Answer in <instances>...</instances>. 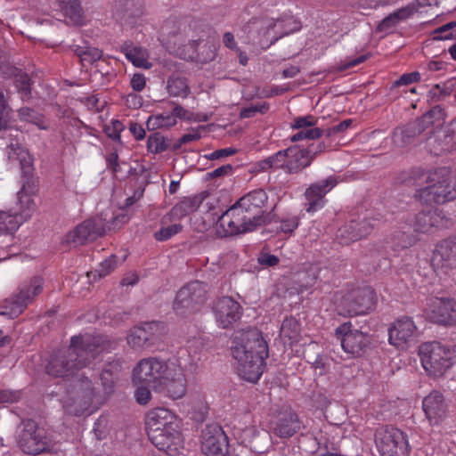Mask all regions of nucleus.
Returning a JSON list of instances; mask_svg holds the SVG:
<instances>
[{
  "label": "nucleus",
  "instance_id": "obj_1",
  "mask_svg": "<svg viewBox=\"0 0 456 456\" xmlns=\"http://www.w3.org/2000/svg\"><path fill=\"white\" fill-rule=\"evenodd\" d=\"M231 351L237 361L239 376L250 383H256L263 374L265 360L269 356L268 346L257 329L236 331Z\"/></svg>",
  "mask_w": 456,
  "mask_h": 456
},
{
  "label": "nucleus",
  "instance_id": "obj_2",
  "mask_svg": "<svg viewBox=\"0 0 456 456\" xmlns=\"http://www.w3.org/2000/svg\"><path fill=\"white\" fill-rule=\"evenodd\" d=\"M103 349L100 338L72 337L69 347L59 350L51 357L46 371L57 378L72 377L76 370L95 360Z\"/></svg>",
  "mask_w": 456,
  "mask_h": 456
},
{
  "label": "nucleus",
  "instance_id": "obj_3",
  "mask_svg": "<svg viewBox=\"0 0 456 456\" xmlns=\"http://www.w3.org/2000/svg\"><path fill=\"white\" fill-rule=\"evenodd\" d=\"M145 425L150 441L160 451L174 454L183 442L180 421L166 408H155L146 414Z\"/></svg>",
  "mask_w": 456,
  "mask_h": 456
},
{
  "label": "nucleus",
  "instance_id": "obj_4",
  "mask_svg": "<svg viewBox=\"0 0 456 456\" xmlns=\"http://www.w3.org/2000/svg\"><path fill=\"white\" fill-rule=\"evenodd\" d=\"M414 197L422 204H444L456 200V179L446 167L433 172L429 184L416 190Z\"/></svg>",
  "mask_w": 456,
  "mask_h": 456
},
{
  "label": "nucleus",
  "instance_id": "obj_5",
  "mask_svg": "<svg viewBox=\"0 0 456 456\" xmlns=\"http://www.w3.org/2000/svg\"><path fill=\"white\" fill-rule=\"evenodd\" d=\"M17 444L26 454L39 455L54 451V443L44 428L33 419L22 420L20 426Z\"/></svg>",
  "mask_w": 456,
  "mask_h": 456
},
{
  "label": "nucleus",
  "instance_id": "obj_6",
  "mask_svg": "<svg viewBox=\"0 0 456 456\" xmlns=\"http://www.w3.org/2000/svg\"><path fill=\"white\" fill-rule=\"evenodd\" d=\"M375 444L382 456H408L410 445L407 436L397 428L384 425L375 431Z\"/></svg>",
  "mask_w": 456,
  "mask_h": 456
},
{
  "label": "nucleus",
  "instance_id": "obj_7",
  "mask_svg": "<svg viewBox=\"0 0 456 456\" xmlns=\"http://www.w3.org/2000/svg\"><path fill=\"white\" fill-rule=\"evenodd\" d=\"M419 354L422 366L429 376L441 377L452 365V352L439 342L421 345Z\"/></svg>",
  "mask_w": 456,
  "mask_h": 456
},
{
  "label": "nucleus",
  "instance_id": "obj_8",
  "mask_svg": "<svg viewBox=\"0 0 456 456\" xmlns=\"http://www.w3.org/2000/svg\"><path fill=\"white\" fill-rule=\"evenodd\" d=\"M206 284L193 281L182 287L174 301V311L182 317H187L198 312L206 302Z\"/></svg>",
  "mask_w": 456,
  "mask_h": 456
},
{
  "label": "nucleus",
  "instance_id": "obj_9",
  "mask_svg": "<svg viewBox=\"0 0 456 456\" xmlns=\"http://www.w3.org/2000/svg\"><path fill=\"white\" fill-rule=\"evenodd\" d=\"M217 225L224 229V235H237L254 231L258 226L253 216L247 214L237 201L218 219Z\"/></svg>",
  "mask_w": 456,
  "mask_h": 456
},
{
  "label": "nucleus",
  "instance_id": "obj_10",
  "mask_svg": "<svg viewBox=\"0 0 456 456\" xmlns=\"http://www.w3.org/2000/svg\"><path fill=\"white\" fill-rule=\"evenodd\" d=\"M344 351L353 357H361L367 353L371 345V336L356 329L351 322H346L336 329Z\"/></svg>",
  "mask_w": 456,
  "mask_h": 456
},
{
  "label": "nucleus",
  "instance_id": "obj_11",
  "mask_svg": "<svg viewBox=\"0 0 456 456\" xmlns=\"http://www.w3.org/2000/svg\"><path fill=\"white\" fill-rule=\"evenodd\" d=\"M168 366L161 359L150 357L141 360L133 371L134 384H145L154 389L160 387V384L167 375Z\"/></svg>",
  "mask_w": 456,
  "mask_h": 456
},
{
  "label": "nucleus",
  "instance_id": "obj_12",
  "mask_svg": "<svg viewBox=\"0 0 456 456\" xmlns=\"http://www.w3.org/2000/svg\"><path fill=\"white\" fill-rule=\"evenodd\" d=\"M436 112V108L403 126L396 127L392 135L393 143L401 148L412 143L419 135L432 126Z\"/></svg>",
  "mask_w": 456,
  "mask_h": 456
},
{
  "label": "nucleus",
  "instance_id": "obj_13",
  "mask_svg": "<svg viewBox=\"0 0 456 456\" xmlns=\"http://www.w3.org/2000/svg\"><path fill=\"white\" fill-rule=\"evenodd\" d=\"M69 387V400L73 401L74 403L79 404L80 409H69L68 401L64 403V407L69 413L78 415L84 406L89 405L92 403L94 395V389L92 381L86 375V371L76 373L72 376Z\"/></svg>",
  "mask_w": 456,
  "mask_h": 456
},
{
  "label": "nucleus",
  "instance_id": "obj_14",
  "mask_svg": "<svg viewBox=\"0 0 456 456\" xmlns=\"http://www.w3.org/2000/svg\"><path fill=\"white\" fill-rule=\"evenodd\" d=\"M212 311L218 327L229 329L239 322L243 309L240 304L232 297H222L212 304Z\"/></svg>",
  "mask_w": 456,
  "mask_h": 456
},
{
  "label": "nucleus",
  "instance_id": "obj_15",
  "mask_svg": "<svg viewBox=\"0 0 456 456\" xmlns=\"http://www.w3.org/2000/svg\"><path fill=\"white\" fill-rule=\"evenodd\" d=\"M228 437L222 427L209 424L202 430L201 451L205 456H227Z\"/></svg>",
  "mask_w": 456,
  "mask_h": 456
},
{
  "label": "nucleus",
  "instance_id": "obj_16",
  "mask_svg": "<svg viewBox=\"0 0 456 456\" xmlns=\"http://www.w3.org/2000/svg\"><path fill=\"white\" fill-rule=\"evenodd\" d=\"M166 332L164 322H147L133 329L128 336V344L134 348H149L159 340Z\"/></svg>",
  "mask_w": 456,
  "mask_h": 456
},
{
  "label": "nucleus",
  "instance_id": "obj_17",
  "mask_svg": "<svg viewBox=\"0 0 456 456\" xmlns=\"http://www.w3.org/2000/svg\"><path fill=\"white\" fill-rule=\"evenodd\" d=\"M375 293L370 287L356 289L349 292L343 299L342 305L349 316L366 314L375 305Z\"/></svg>",
  "mask_w": 456,
  "mask_h": 456
},
{
  "label": "nucleus",
  "instance_id": "obj_18",
  "mask_svg": "<svg viewBox=\"0 0 456 456\" xmlns=\"http://www.w3.org/2000/svg\"><path fill=\"white\" fill-rule=\"evenodd\" d=\"M301 428L297 414L290 408H282L270 422V432L280 438H289Z\"/></svg>",
  "mask_w": 456,
  "mask_h": 456
},
{
  "label": "nucleus",
  "instance_id": "obj_19",
  "mask_svg": "<svg viewBox=\"0 0 456 456\" xmlns=\"http://www.w3.org/2000/svg\"><path fill=\"white\" fill-rule=\"evenodd\" d=\"M43 289V279L38 276L33 277L29 282L23 283L19 292L10 298V313L14 316L20 315L27 308L35 297L39 295Z\"/></svg>",
  "mask_w": 456,
  "mask_h": 456
},
{
  "label": "nucleus",
  "instance_id": "obj_20",
  "mask_svg": "<svg viewBox=\"0 0 456 456\" xmlns=\"http://www.w3.org/2000/svg\"><path fill=\"white\" fill-rule=\"evenodd\" d=\"M338 184L336 176L330 175L324 180L312 183L305 191L307 212H315L322 208L325 202V195Z\"/></svg>",
  "mask_w": 456,
  "mask_h": 456
},
{
  "label": "nucleus",
  "instance_id": "obj_21",
  "mask_svg": "<svg viewBox=\"0 0 456 456\" xmlns=\"http://www.w3.org/2000/svg\"><path fill=\"white\" fill-rule=\"evenodd\" d=\"M104 232V225L101 220L87 219L67 235V240L76 245H84L102 237Z\"/></svg>",
  "mask_w": 456,
  "mask_h": 456
},
{
  "label": "nucleus",
  "instance_id": "obj_22",
  "mask_svg": "<svg viewBox=\"0 0 456 456\" xmlns=\"http://www.w3.org/2000/svg\"><path fill=\"white\" fill-rule=\"evenodd\" d=\"M267 194L262 189L252 191L242 196L238 201L247 214L253 216L255 222L263 225L268 222V215H264L263 207L267 201Z\"/></svg>",
  "mask_w": 456,
  "mask_h": 456
},
{
  "label": "nucleus",
  "instance_id": "obj_23",
  "mask_svg": "<svg viewBox=\"0 0 456 456\" xmlns=\"http://www.w3.org/2000/svg\"><path fill=\"white\" fill-rule=\"evenodd\" d=\"M241 444L253 452L264 453L271 447V433L254 426L247 427L241 433Z\"/></svg>",
  "mask_w": 456,
  "mask_h": 456
},
{
  "label": "nucleus",
  "instance_id": "obj_24",
  "mask_svg": "<svg viewBox=\"0 0 456 456\" xmlns=\"http://www.w3.org/2000/svg\"><path fill=\"white\" fill-rule=\"evenodd\" d=\"M429 319L442 325L456 324V301L452 298H437L432 305Z\"/></svg>",
  "mask_w": 456,
  "mask_h": 456
},
{
  "label": "nucleus",
  "instance_id": "obj_25",
  "mask_svg": "<svg viewBox=\"0 0 456 456\" xmlns=\"http://www.w3.org/2000/svg\"><path fill=\"white\" fill-rule=\"evenodd\" d=\"M417 327L411 318L397 319L389 329V342L396 347L403 346L415 334Z\"/></svg>",
  "mask_w": 456,
  "mask_h": 456
},
{
  "label": "nucleus",
  "instance_id": "obj_26",
  "mask_svg": "<svg viewBox=\"0 0 456 456\" xmlns=\"http://www.w3.org/2000/svg\"><path fill=\"white\" fill-rule=\"evenodd\" d=\"M423 410L430 423L438 424L447 413L444 395L438 391L430 393L423 400Z\"/></svg>",
  "mask_w": 456,
  "mask_h": 456
},
{
  "label": "nucleus",
  "instance_id": "obj_27",
  "mask_svg": "<svg viewBox=\"0 0 456 456\" xmlns=\"http://www.w3.org/2000/svg\"><path fill=\"white\" fill-rule=\"evenodd\" d=\"M430 152L435 155H442L453 150V131L452 129H437L427 139Z\"/></svg>",
  "mask_w": 456,
  "mask_h": 456
},
{
  "label": "nucleus",
  "instance_id": "obj_28",
  "mask_svg": "<svg viewBox=\"0 0 456 456\" xmlns=\"http://www.w3.org/2000/svg\"><path fill=\"white\" fill-rule=\"evenodd\" d=\"M277 24L273 19L268 17L252 18L243 27L242 31L250 39H258V43L264 45L262 37L267 36L271 29H275Z\"/></svg>",
  "mask_w": 456,
  "mask_h": 456
},
{
  "label": "nucleus",
  "instance_id": "obj_29",
  "mask_svg": "<svg viewBox=\"0 0 456 456\" xmlns=\"http://www.w3.org/2000/svg\"><path fill=\"white\" fill-rule=\"evenodd\" d=\"M311 164L312 162L305 154L304 144H296L287 148V174H298Z\"/></svg>",
  "mask_w": 456,
  "mask_h": 456
},
{
  "label": "nucleus",
  "instance_id": "obj_30",
  "mask_svg": "<svg viewBox=\"0 0 456 456\" xmlns=\"http://www.w3.org/2000/svg\"><path fill=\"white\" fill-rule=\"evenodd\" d=\"M448 242L449 240L446 239L437 245L434 260L441 264V266L446 269V273L456 282V254L452 245H446L449 244Z\"/></svg>",
  "mask_w": 456,
  "mask_h": 456
},
{
  "label": "nucleus",
  "instance_id": "obj_31",
  "mask_svg": "<svg viewBox=\"0 0 456 456\" xmlns=\"http://www.w3.org/2000/svg\"><path fill=\"white\" fill-rule=\"evenodd\" d=\"M160 387L172 399L182 398L186 393L187 381L181 370H174L171 377L165 376Z\"/></svg>",
  "mask_w": 456,
  "mask_h": 456
},
{
  "label": "nucleus",
  "instance_id": "obj_32",
  "mask_svg": "<svg viewBox=\"0 0 456 456\" xmlns=\"http://www.w3.org/2000/svg\"><path fill=\"white\" fill-rule=\"evenodd\" d=\"M375 224L370 219H362L361 221H351L343 228L339 229L341 237L348 240L355 241L369 235L374 229Z\"/></svg>",
  "mask_w": 456,
  "mask_h": 456
},
{
  "label": "nucleus",
  "instance_id": "obj_33",
  "mask_svg": "<svg viewBox=\"0 0 456 456\" xmlns=\"http://www.w3.org/2000/svg\"><path fill=\"white\" fill-rule=\"evenodd\" d=\"M7 155L9 160L19 163L22 174H30L34 170L31 156L18 140H12L7 145Z\"/></svg>",
  "mask_w": 456,
  "mask_h": 456
},
{
  "label": "nucleus",
  "instance_id": "obj_34",
  "mask_svg": "<svg viewBox=\"0 0 456 456\" xmlns=\"http://www.w3.org/2000/svg\"><path fill=\"white\" fill-rule=\"evenodd\" d=\"M207 197L208 192L202 191L192 197L183 198V200L172 208L170 214L174 218L181 219L188 214L196 211Z\"/></svg>",
  "mask_w": 456,
  "mask_h": 456
},
{
  "label": "nucleus",
  "instance_id": "obj_35",
  "mask_svg": "<svg viewBox=\"0 0 456 456\" xmlns=\"http://www.w3.org/2000/svg\"><path fill=\"white\" fill-rule=\"evenodd\" d=\"M120 51L135 67L149 69L151 65L147 61V52L135 46L132 41H125L120 45Z\"/></svg>",
  "mask_w": 456,
  "mask_h": 456
},
{
  "label": "nucleus",
  "instance_id": "obj_36",
  "mask_svg": "<svg viewBox=\"0 0 456 456\" xmlns=\"http://www.w3.org/2000/svg\"><path fill=\"white\" fill-rule=\"evenodd\" d=\"M442 219L436 210L421 211L416 215L413 227L418 232H429L434 227L441 225Z\"/></svg>",
  "mask_w": 456,
  "mask_h": 456
},
{
  "label": "nucleus",
  "instance_id": "obj_37",
  "mask_svg": "<svg viewBox=\"0 0 456 456\" xmlns=\"http://www.w3.org/2000/svg\"><path fill=\"white\" fill-rule=\"evenodd\" d=\"M73 52L79 58L83 67L94 64H95V67H99V62H103L102 61V52L96 47L74 45Z\"/></svg>",
  "mask_w": 456,
  "mask_h": 456
},
{
  "label": "nucleus",
  "instance_id": "obj_38",
  "mask_svg": "<svg viewBox=\"0 0 456 456\" xmlns=\"http://www.w3.org/2000/svg\"><path fill=\"white\" fill-rule=\"evenodd\" d=\"M167 90L173 97L186 98L191 93L187 78L179 73H173L168 77Z\"/></svg>",
  "mask_w": 456,
  "mask_h": 456
},
{
  "label": "nucleus",
  "instance_id": "obj_39",
  "mask_svg": "<svg viewBox=\"0 0 456 456\" xmlns=\"http://www.w3.org/2000/svg\"><path fill=\"white\" fill-rule=\"evenodd\" d=\"M14 86L23 102H28L32 98V80L30 77L21 71L17 70L12 76Z\"/></svg>",
  "mask_w": 456,
  "mask_h": 456
},
{
  "label": "nucleus",
  "instance_id": "obj_40",
  "mask_svg": "<svg viewBox=\"0 0 456 456\" xmlns=\"http://www.w3.org/2000/svg\"><path fill=\"white\" fill-rule=\"evenodd\" d=\"M300 330V323L296 318L286 317L281 327V336L288 338L289 343L292 345L299 341Z\"/></svg>",
  "mask_w": 456,
  "mask_h": 456
},
{
  "label": "nucleus",
  "instance_id": "obj_41",
  "mask_svg": "<svg viewBox=\"0 0 456 456\" xmlns=\"http://www.w3.org/2000/svg\"><path fill=\"white\" fill-rule=\"evenodd\" d=\"M116 6L123 17L136 18L143 13L142 0H118Z\"/></svg>",
  "mask_w": 456,
  "mask_h": 456
},
{
  "label": "nucleus",
  "instance_id": "obj_42",
  "mask_svg": "<svg viewBox=\"0 0 456 456\" xmlns=\"http://www.w3.org/2000/svg\"><path fill=\"white\" fill-rule=\"evenodd\" d=\"M190 45L195 49V56H191V58H195L199 62L208 63L216 57L215 47L211 45H202L201 41H192Z\"/></svg>",
  "mask_w": 456,
  "mask_h": 456
},
{
  "label": "nucleus",
  "instance_id": "obj_43",
  "mask_svg": "<svg viewBox=\"0 0 456 456\" xmlns=\"http://www.w3.org/2000/svg\"><path fill=\"white\" fill-rule=\"evenodd\" d=\"M171 140L165 137L161 133L156 132L147 139V149L151 153L158 154L167 151L170 148Z\"/></svg>",
  "mask_w": 456,
  "mask_h": 456
},
{
  "label": "nucleus",
  "instance_id": "obj_44",
  "mask_svg": "<svg viewBox=\"0 0 456 456\" xmlns=\"http://www.w3.org/2000/svg\"><path fill=\"white\" fill-rule=\"evenodd\" d=\"M176 124L174 115L167 114H156L148 118L146 126L148 130H156L159 128H169Z\"/></svg>",
  "mask_w": 456,
  "mask_h": 456
},
{
  "label": "nucleus",
  "instance_id": "obj_45",
  "mask_svg": "<svg viewBox=\"0 0 456 456\" xmlns=\"http://www.w3.org/2000/svg\"><path fill=\"white\" fill-rule=\"evenodd\" d=\"M20 221L18 220V213L11 214L9 212H0V236L4 234H12L20 226Z\"/></svg>",
  "mask_w": 456,
  "mask_h": 456
},
{
  "label": "nucleus",
  "instance_id": "obj_46",
  "mask_svg": "<svg viewBox=\"0 0 456 456\" xmlns=\"http://www.w3.org/2000/svg\"><path fill=\"white\" fill-rule=\"evenodd\" d=\"M287 149L279 151L275 154L261 160L259 167L263 170L267 168H281L286 172Z\"/></svg>",
  "mask_w": 456,
  "mask_h": 456
},
{
  "label": "nucleus",
  "instance_id": "obj_47",
  "mask_svg": "<svg viewBox=\"0 0 456 456\" xmlns=\"http://www.w3.org/2000/svg\"><path fill=\"white\" fill-rule=\"evenodd\" d=\"M118 265V256L111 255L102 261L94 271L87 273L89 279L95 281L97 278H102L110 274Z\"/></svg>",
  "mask_w": 456,
  "mask_h": 456
},
{
  "label": "nucleus",
  "instance_id": "obj_48",
  "mask_svg": "<svg viewBox=\"0 0 456 456\" xmlns=\"http://www.w3.org/2000/svg\"><path fill=\"white\" fill-rule=\"evenodd\" d=\"M275 22L277 25L280 22L281 23V28L283 29V31L280 32L278 36H273L269 41L266 40L265 43H266L267 47H269L270 45L274 44L278 39H280L290 33L296 32V31L299 30L301 28L300 22L292 18H288V19L282 20H278Z\"/></svg>",
  "mask_w": 456,
  "mask_h": 456
},
{
  "label": "nucleus",
  "instance_id": "obj_49",
  "mask_svg": "<svg viewBox=\"0 0 456 456\" xmlns=\"http://www.w3.org/2000/svg\"><path fill=\"white\" fill-rule=\"evenodd\" d=\"M433 177V172L425 171L422 168L415 167L412 168L409 173L408 182L414 186H420L424 183L429 184L431 178Z\"/></svg>",
  "mask_w": 456,
  "mask_h": 456
},
{
  "label": "nucleus",
  "instance_id": "obj_50",
  "mask_svg": "<svg viewBox=\"0 0 456 456\" xmlns=\"http://www.w3.org/2000/svg\"><path fill=\"white\" fill-rule=\"evenodd\" d=\"M23 178L22 187L17 193L20 202H22L23 196L28 197L35 194L37 187V179L33 176V170L30 174H23Z\"/></svg>",
  "mask_w": 456,
  "mask_h": 456
},
{
  "label": "nucleus",
  "instance_id": "obj_51",
  "mask_svg": "<svg viewBox=\"0 0 456 456\" xmlns=\"http://www.w3.org/2000/svg\"><path fill=\"white\" fill-rule=\"evenodd\" d=\"M62 11L67 13L71 20H78L82 16V7L79 0H58Z\"/></svg>",
  "mask_w": 456,
  "mask_h": 456
},
{
  "label": "nucleus",
  "instance_id": "obj_52",
  "mask_svg": "<svg viewBox=\"0 0 456 456\" xmlns=\"http://www.w3.org/2000/svg\"><path fill=\"white\" fill-rule=\"evenodd\" d=\"M18 116H19L20 119L22 121L35 124L37 126H39L40 128H45L44 126H41V123L43 122L42 115L31 108H28V107L20 108L18 110Z\"/></svg>",
  "mask_w": 456,
  "mask_h": 456
},
{
  "label": "nucleus",
  "instance_id": "obj_53",
  "mask_svg": "<svg viewBox=\"0 0 456 456\" xmlns=\"http://www.w3.org/2000/svg\"><path fill=\"white\" fill-rule=\"evenodd\" d=\"M323 136V131L320 127L309 129H299V131L290 137V141L295 142L302 140H316Z\"/></svg>",
  "mask_w": 456,
  "mask_h": 456
},
{
  "label": "nucleus",
  "instance_id": "obj_54",
  "mask_svg": "<svg viewBox=\"0 0 456 456\" xmlns=\"http://www.w3.org/2000/svg\"><path fill=\"white\" fill-rule=\"evenodd\" d=\"M331 147V143L326 141L313 142L307 145H305V151L310 161L313 162L314 159L322 152H324L328 148Z\"/></svg>",
  "mask_w": 456,
  "mask_h": 456
},
{
  "label": "nucleus",
  "instance_id": "obj_55",
  "mask_svg": "<svg viewBox=\"0 0 456 456\" xmlns=\"http://www.w3.org/2000/svg\"><path fill=\"white\" fill-rule=\"evenodd\" d=\"M183 230L181 224H174L166 227H162L160 230L154 233L155 240L159 241H165L172 238L174 235L179 233Z\"/></svg>",
  "mask_w": 456,
  "mask_h": 456
},
{
  "label": "nucleus",
  "instance_id": "obj_56",
  "mask_svg": "<svg viewBox=\"0 0 456 456\" xmlns=\"http://www.w3.org/2000/svg\"><path fill=\"white\" fill-rule=\"evenodd\" d=\"M124 125L118 119H112L110 124L105 125L104 133L113 141L120 142V133L124 130Z\"/></svg>",
  "mask_w": 456,
  "mask_h": 456
},
{
  "label": "nucleus",
  "instance_id": "obj_57",
  "mask_svg": "<svg viewBox=\"0 0 456 456\" xmlns=\"http://www.w3.org/2000/svg\"><path fill=\"white\" fill-rule=\"evenodd\" d=\"M416 12V8L414 5H410V4L404 7L397 9L389 14L394 23L396 25L400 21L404 20L411 17L412 14Z\"/></svg>",
  "mask_w": 456,
  "mask_h": 456
},
{
  "label": "nucleus",
  "instance_id": "obj_58",
  "mask_svg": "<svg viewBox=\"0 0 456 456\" xmlns=\"http://www.w3.org/2000/svg\"><path fill=\"white\" fill-rule=\"evenodd\" d=\"M416 12V8L414 5H410V4L404 7L397 9L389 14L394 23L396 25L400 21L404 20L411 17L412 14Z\"/></svg>",
  "mask_w": 456,
  "mask_h": 456
},
{
  "label": "nucleus",
  "instance_id": "obj_59",
  "mask_svg": "<svg viewBox=\"0 0 456 456\" xmlns=\"http://www.w3.org/2000/svg\"><path fill=\"white\" fill-rule=\"evenodd\" d=\"M315 439L318 444V449H323L325 451L324 452L321 453L320 456L338 453V448L336 447V444L330 442L325 434L320 433L319 436H316Z\"/></svg>",
  "mask_w": 456,
  "mask_h": 456
},
{
  "label": "nucleus",
  "instance_id": "obj_60",
  "mask_svg": "<svg viewBox=\"0 0 456 456\" xmlns=\"http://www.w3.org/2000/svg\"><path fill=\"white\" fill-rule=\"evenodd\" d=\"M10 111L4 95L2 91H0V130L6 129L9 126L10 122Z\"/></svg>",
  "mask_w": 456,
  "mask_h": 456
},
{
  "label": "nucleus",
  "instance_id": "obj_61",
  "mask_svg": "<svg viewBox=\"0 0 456 456\" xmlns=\"http://www.w3.org/2000/svg\"><path fill=\"white\" fill-rule=\"evenodd\" d=\"M318 124V118L312 115L297 117L294 119L291 127L293 129H309Z\"/></svg>",
  "mask_w": 456,
  "mask_h": 456
},
{
  "label": "nucleus",
  "instance_id": "obj_62",
  "mask_svg": "<svg viewBox=\"0 0 456 456\" xmlns=\"http://www.w3.org/2000/svg\"><path fill=\"white\" fill-rule=\"evenodd\" d=\"M138 387L134 391V396L136 399V402L139 404L144 405L146 404L151 398V394L150 391V388H152L151 387H149L145 384H136Z\"/></svg>",
  "mask_w": 456,
  "mask_h": 456
},
{
  "label": "nucleus",
  "instance_id": "obj_63",
  "mask_svg": "<svg viewBox=\"0 0 456 456\" xmlns=\"http://www.w3.org/2000/svg\"><path fill=\"white\" fill-rule=\"evenodd\" d=\"M21 398V392L19 390H0V403H13Z\"/></svg>",
  "mask_w": 456,
  "mask_h": 456
},
{
  "label": "nucleus",
  "instance_id": "obj_64",
  "mask_svg": "<svg viewBox=\"0 0 456 456\" xmlns=\"http://www.w3.org/2000/svg\"><path fill=\"white\" fill-rule=\"evenodd\" d=\"M456 27V21H450L439 28H437L434 34L435 36L434 39L436 40H444V39H449L452 38V33L445 34L446 32L450 31L451 29L454 28Z\"/></svg>",
  "mask_w": 456,
  "mask_h": 456
}]
</instances>
